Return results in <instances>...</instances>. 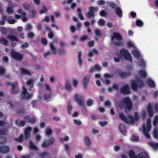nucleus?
Returning a JSON list of instances; mask_svg holds the SVG:
<instances>
[{
	"instance_id": "nucleus-1",
	"label": "nucleus",
	"mask_w": 158,
	"mask_h": 158,
	"mask_svg": "<svg viewBox=\"0 0 158 158\" xmlns=\"http://www.w3.org/2000/svg\"><path fill=\"white\" fill-rule=\"evenodd\" d=\"M123 57L124 59L129 62H131L132 58L129 52L124 49H121L120 51V54H116L114 58L115 62H118L120 60V56Z\"/></svg>"
},
{
	"instance_id": "nucleus-2",
	"label": "nucleus",
	"mask_w": 158,
	"mask_h": 158,
	"mask_svg": "<svg viewBox=\"0 0 158 158\" xmlns=\"http://www.w3.org/2000/svg\"><path fill=\"white\" fill-rule=\"evenodd\" d=\"M119 116L120 118L122 120L124 121L126 123L128 124H132L134 123L135 121H137L139 118L137 113L135 112L134 114V118L131 115H129L127 118L122 113H119Z\"/></svg>"
},
{
	"instance_id": "nucleus-3",
	"label": "nucleus",
	"mask_w": 158,
	"mask_h": 158,
	"mask_svg": "<svg viewBox=\"0 0 158 158\" xmlns=\"http://www.w3.org/2000/svg\"><path fill=\"white\" fill-rule=\"evenodd\" d=\"M132 104L131 101L128 97H126L123 100L120 104V107L124 108L126 110H129L132 108Z\"/></svg>"
},
{
	"instance_id": "nucleus-4",
	"label": "nucleus",
	"mask_w": 158,
	"mask_h": 158,
	"mask_svg": "<svg viewBox=\"0 0 158 158\" xmlns=\"http://www.w3.org/2000/svg\"><path fill=\"white\" fill-rule=\"evenodd\" d=\"M123 39L121 35L118 33H114L111 37V42L114 45L116 46L121 45L122 44L121 41Z\"/></svg>"
},
{
	"instance_id": "nucleus-5",
	"label": "nucleus",
	"mask_w": 158,
	"mask_h": 158,
	"mask_svg": "<svg viewBox=\"0 0 158 158\" xmlns=\"http://www.w3.org/2000/svg\"><path fill=\"white\" fill-rule=\"evenodd\" d=\"M98 7H91L89 8V11L87 13V16L90 19V21L92 23H94L95 22L94 12L98 10Z\"/></svg>"
},
{
	"instance_id": "nucleus-6",
	"label": "nucleus",
	"mask_w": 158,
	"mask_h": 158,
	"mask_svg": "<svg viewBox=\"0 0 158 158\" xmlns=\"http://www.w3.org/2000/svg\"><path fill=\"white\" fill-rule=\"evenodd\" d=\"M130 158H148V155L146 152H143L139 154L138 157L135 155L134 152L131 150L129 152Z\"/></svg>"
},
{
	"instance_id": "nucleus-7",
	"label": "nucleus",
	"mask_w": 158,
	"mask_h": 158,
	"mask_svg": "<svg viewBox=\"0 0 158 158\" xmlns=\"http://www.w3.org/2000/svg\"><path fill=\"white\" fill-rule=\"evenodd\" d=\"M131 88L132 89L136 91L138 87L141 88L143 86V82L140 80H137L136 81H133L131 82Z\"/></svg>"
},
{
	"instance_id": "nucleus-8",
	"label": "nucleus",
	"mask_w": 158,
	"mask_h": 158,
	"mask_svg": "<svg viewBox=\"0 0 158 158\" xmlns=\"http://www.w3.org/2000/svg\"><path fill=\"white\" fill-rule=\"evenodd\" d=\"M10 55L11 57L15 59L21 60L23 59V55L16 52L14 50H12Z\"/></svg>"
},
{
	"instance_id": "nucleus-9",
	"label": "nucleus",
	"mask_w": 158,
	"mask_h": 158,
	"mask_svg": "<svg viewBox=\"0 0 158 158\" xmlns=\"http://www.w3.org/2000/svg\"><path fill=\"white\" fill-rule=\"evenodd\" d=\"M142 130L144 136L147 138H148V119L143 124Z\"/></svg>"
},
{
	"instance_id": "nucleus-10",
	"label": "nucleus",
	"mask_w": 158,
	"mask_h": 158,
	"mask_svg": "<svg viewBox=\"0 0 158 158\" xmlns=\"http://www.w3.org/2000/svg\"><path fill=\"white\" fill-rule=\"evenodd\" d=\"M90 76L88 75L84 76L83 80L82 81L83 83V87L84 89H86L89 82V80Z\"/></svg>"
},
{
	"instance_id": "nucleus-11",
	"label": "nucleus",
	"mask_w": 158,
	"mask_h": 158,
	"mask_svg": "<svg viewBox=\"0 0 158 158\" xmlns=\"http://www.w3.org/2000/svg\"><path fill=\"white\" fill-rule=\"evenodd\" d=\"M22 97L25 99H28L32 96V94H29L27 92V89L24 87L23 88L22 94Z\"/></svg>"
},
{
	"instance_id": "nucleus-12",
	"label": "nucleus",
	"mask_w": 158,
	"mask_h": 158,
	"mask_svg": "<svg viewBox=\"0 0 158 158\" xmlns=\"http://www.w3.org/2000/svg\"><path fill=\"white\" fill-rule=\"evenodd\" d=\"M128 70H129V72L128 73L124 72H119V75L120 77L122 78H126L129 76L131 73L130 72L131 71L133 68L132 66H128Z\"/></svg>"
},
{
	"instance_id": "nucleus-13",
	"label": "nucleus",
	"mask_w": 158,
	"mask_h": 158,
	"mask_svg": "<svg viewBox=\"0 0 158 158\" xmlns=\"http://www.w3.org/2000/svg\"><path fill=\"white\" fill-rule=\"evenodd\" d=\"M75 100L77 102L78 104L80 105L81 106H83L84 104V101L82 98H79L77 94H76L74 95Z\"/></svg>"
},
{
	"instance_id": "nucleus-14",
	"label": "nucleus",
	"mask_w": 158,
	"mask_h": 158,
	"mask_svg": "<svg viewBox=\"0 0 158 158\" xmlns=\"http://www.w3.org/2000/svg\"><path fill=\"white\" fill-rule=\"evenodd\" d=\"M31 130V128L30 127H28L25 129L24 134L25 139H28L30 138L31 135L30 132Z\"/></svg>"
},
{
	"instance_id": "nucleus-15",
	"label": "nucleus",
	"mask_w": 158,
	"mask_h": 158,
	"mask_svg": "<svg viewBox=\"0 0 158 158\" xmlns=\"http://www.w3.org/2000/svg\"><path fill=\"white\" fill-rule=\"evenodd\" d=\"M17 6V5L15 4H9L6 9V11L9 14H13L14 12L13 8L14 7H16Z\"/></svg>"
},
{
	"instance_id": "nucleus-16",
	"label": "nucleus",
	"mask_w": 158,
	"mask_h": 158,
	"mask_svg": "<svg viewBox=\"0 0 158 158\" xmlns=\"http://www.w3.org/2000/svg\"><path fill=\"white\" fill-rule=\"evenodd\" d=\"M122 93L125 94H127L130 92V89L129 86L125 84L120 89Z\"/></svg>"
},
{
	"instance_id": "nucleus-17",
	"label": "nucleus",
	"mask_w": 158,
	"mask_h": 158,
	"mask_svg": "<svg viewBox=\"0 0 158 158\" xmlns=\"http://www.w3.org/2000/svg\"><path fill=\"white\" fill-rule=\"evenodd\" d=\"M150 93V96L153 98L156 99L158 97V90L156 89H152Z\"/></svg>"
},
{
	"instance_id": "nucleus-18",
	"label": "nucleus",
	"mask_w": 158,
	"mask_h": 158,
	"mask_svg": "<svg viewBox=\"0 0 158 158\" xmlns=\"http://www.w3.org/2000/svg\"><path fill=\"white\" fill-rule=\"evenodd\" d=\"M118 129L119 131L122 134L124 135H126L127 132L124 124H120L119 126Z\"/></svg>"
},
{
	"instance_id": "nucleus-19",
	"label": "nucleus",
	"mask_w": 158,
	"mask_h": 158,
	"mask_svg": "<svg viewBox=\"0 0 158 158\" xmlns=\"http://www.w3.org/2000/svg\"><path fill=\"white\" fill-rule=\"evenodd\" d=\"M83 141L84 144L86 146H89L92 143L90 139L88 136H85L84 137Z\"/></svg>"
},
{
	"instance_id": "nucleus-20",
	"label": "nucleus",
	"mask_w": 158,
	"mask_h": 158,
	"mask_svg": "<svg viewBox=\"0 0 158 158\" xmlns=\"http://www.w3.org/2000/svg\"><path fill=\"white\" fill-rule=\"evenodd\" d=\"M131 51L134 57L137 58H139V57L140 53L136 48L133 49H131Z\"/></svg>"
},
{
	"instance_id": "nucleus-21",
	"label": "nucleus",
	"mask_w": 158,
	"mask_h": 158,
	"mask_svg": "<svg viewBox=\"0 0 158 158\" xmlns=\"http://www.w3.org/2000/svg\"><path fill=\"white\" fill-rule=\"evenodd\" d=\"M26 122H27L33 123L35 122V118L32 116H27L25 117Z\"/></svg>"
},
{
	"instance_id": "nucleus-22",
	"label": "nucleus",
	"mask_w": 158,
	"mask_h": 158,
	"mask_svg": "<svg viewBox=\"0 0 158 158\" xmlns=\"http://www.w3.org/2000/svg\"><path fill=\"white\" fill-rule=\"evenodd\" d=\"M149 144L154 151H156L158 150V143L152 142L149 143Z\"/></svg>"
},
{
	"instance_id": "nucleus-23",
	"label": "nucleus",
	"mask_w": 158,
	"mask_h": 158,
	"mask_svg": "<svg viewBox=\"0 0 158 158\" xmlns=\"http://www.w3.org/2000/svg\"><path fill=\"white\" fill-rule=\"evenodd\" d=\"M156 86V84L154 81L151 78H149V88L154 89Z\"/></svg>"
},
{
	"instance_id": "nucleus-24",
	"label": "nucleus",
	"mask_w": 158,
	"mask_h": 158,
	"mask_svg": "<svg viewBox=\"0 0 158 158\" xmlns=\"http://www.w3.org/2000/svg\"><path fill=\"white\" fill-rule=\"evenodd\" d=\"M6 131H2L0 130V143H3L6 141V139L3 137H1L2 135L5 134Z\"/></svg>"
},
{
	"instance_id": "nucleus-25",
	"label": "nucleus",
	"mask_w": 158,
	"mask_h": 158,
	"mask_svg": "<svg viewBox=\"0 0 158 158\" xmlns=\"http://www.w3.org/2000/svg\"><path fill=\"white\" fill-rule=\"evenodd\" d=\"M9 151V148L7 146L0 147V152L4 153L8 152Z\"/></svg>"
},
{
	"instance_id": "nucleus-26",
	"label": "nucleus",
	"mask_w": 158,
	"mask_h": 158,
	"mask_svg": "<svg viewBox=\"0 0 158 158\" xmlns=\"http://www.w3.org/2000/svg\"><path fill=\"white\" fill-rule=\"evenodd\" d=\"M65 88L69 92H70L72 90V89L70 82L69 81L66 82Z\"/></svg>"
},
{
	"instance_id": "nucleus-27",
	"label": "nucleus",
	"mask_w": 158,
	"mask_h": 158,
	"mask_svg": "<svg viewBox=\"0 0 158 158\" xmlns=\"http://www.w3.org/2000/svg\"><path fill=\"white\" fill-rule=\"evenodd\" d=\"M154 115L153 110L150 103H149V117L152 118Z\"/></svg>"
},
{
	"instance_id": "nucleus-28",
	"label": "nucleus",
	"mask_w": 158,
	"mask_h": 158,
	"mask_svg": "<svg viewBox=\"0 0 158 158\" xmlns=\"http://www.w3.org/2000/svg\"><path fill=\"white\" fill-rule=\"evenodd\" d=\"M29 148L30 149L32 150H38V149L35 145L33 142L31 141H30L29 142Z\"/></svg>"
},
{
	"instance_id": "nucleus-29",
	"label": "nucleus",
	"mask_w": 158,
	"mask_h": 158,
	"mask_svg": "<svg viewBox=\"0 0 158 158\" xmlns=\"http://www.w3.org/2000/svg\"><path fill=\"white\" fill-rule=\"evenodd\" d=\"M25 121L23 120L20 121L19 120H17L15 121V123L17 125L21 127L25 125Z\"/></svg>"
},
{
	"instance_id": "nucleus-30",
	"label": "nucleus",
	"mask_w": 158,
	"mask_h": 158,
	"mask_svg": "<svg viewBox=\"0 0 158 158\" xmlns=\"http://www.w3.org/2000/svg\"><path fill=\"white\" fill-rule=\"evenodd\" d=\"M50 49L52 52L53 55L57 54V51L56 48L54 46L53 44L52 43H50Z\"/></svg>"
},
{
	"instance_id": "nucleus-31",
	"label": "nucleus",
	"mask_w": 158,
	"mask_h": 158,
	"mask_svg": "<svg viewBox=\"0 0 158 158\" xmlns=\"http://www.w3.org/2000/svg\"><path fill=\"white\" fill-rule=\"evenodd\" d=\"M127 46L128 47L131 48V49H133L136 48L133 43L130 41H127Z\"/></svg>"
},
{
	"instance_id": "nucleus-32",
	"label": "nucleus",
	"mask_w": 158,
	"mask_h": 158,
	"mask_svg": "<svg viewBox=\"0 0 158 158\" xmlns=\"http://www.w3.org/2000/svg\"><path fill=\"white\" fill-rule=\"evenodd\" d=\"M18 85V83L17 82L15 83V84H12L9 87V90L12 93H14L15 87Z\"/></svg>"
},
{
	"instance_id": "nucleus-33",
	"label": "nucleus",
	"mask_w": 158,
	"mask_h": 158,
	"mask_svg": "<svg viewBox=\"0 0 158 158\" xmlns=\"http://www.w3.org/2000/svg\"><path fill=\"white\" fill-rule=\"evenodd\" d=\"M20 71L22 74L31 75V73L30 71L26 69H21Z\"/></svg>"
},
{
	"instance_id": "nucleus-34",
	"label": "nucleus",
	"mask_w": 158,
	"mask_h": 158,
	"mask_svg": "<svg viewBox=\"0 0 158 158\" xmlns=\"http://www.w3.org/2000/svg\"><path fill=\"white\" fill-rule=\"evenodd\" d=\"M7 38L11 40V41L18 42V40L17 38L13 35H10L8 36L7 37Z\"/></svg>"
},
{
	"instance_id": "nucleus-35",
	"label": "nucleus",
	"mask_w": 158,
	"mask_h": 158,
	"mask_svg": "<svg viewBox=\"0 0 158 158\" xmlns=\"http://www.w3.org/2000/svg\"><path fill=\"white\" fill-rule=\"evenodd\" d=\"M158 123V115H156L154 116L152 122L153 125L156 126Z\"/></svg>"
},
{
	"instance_id": "nucleus-36",
	"label": "nucleus",
	"mask_w": 158,
	"mask_h": 158,
	"mask_svg": "<svg viewBox=\"0 0 158 158\" xmlns=\"http://www.w3.org/2000/svg\"><path fill=\"white\" fill-rule=\"evenodd\" d=\"M153 137L155 139H156L158 138V133L157 129L156 127H155L153 131Z\"/></svg>"
},
{
	"instance_id": "nucleus-37",
	"label": "nucleus",
	"mask_w": 158,
	"mask_h": 158,
	"mask_svg": "<svg viewBox=\"0 0 158 158\" xmlns=\"http://www.w3.org/2000/svg\"><path fill=\"white\" fill-rule=\"evenodd\" d=\"M148 112V107H147L146 109L145 110H143L141 112V116L142 118L144 119L145 118L146 113Z\"/></svg>"
},
{
	"instance_id": "nucleus-38",
	"label": "nucleus",
	"mask_w": 158,
	"mask_h": 158,
	"mask_svg": "<svg viewBox=\"0 0 158 158\" xmlns=\"http://www.w3.org/2000/svg\"><path fill=\"white\" fill-rule=\"evenodd\" d=\"M52 133V130L51 127H47L46 131V135L48 136H49Z\"/></svg>"
},
{
	"instance_id": "nucleus-39",
	"label": "nucleus",
	"mask_w": 158,
	"mask_h": 158,
	"mask_svg": "<svg viewBox=\"0 0 158 158\" xmlns=\"http://www.w3.org/2000/svg\"><path fill=\"white\" fill-rule=\"evenodd\" d=\"M101 69V67L98 64H96L93 68H92L90 70V72H92L94 71L95 69L97 70H99Z\"/></svg>"
},
{
	"instance_id": "nucleus-40",
	"label": "nucleus",
	"mask_w": 158,
	"mask_h": 158,
	"mask_svg": "<svg viewBox=\"0 0 158 158\" xmlns=\"http://www.w3.org/2000/svg\"><path fill=\"white\" fill-rule=\"evenodd\" d=\"M116 14L120 17L122 16V13L121 10L119 8H117L116 9Z\"/></svg>"
},
{
	"instance_id": "nucleus-41",
	"label": "nucleus",
	"mask_w": 158,
	"mask_h": 158,
	"mask_svg": "<svg viewBox=\"0 0 158 158\" xmlns=\"http://www.w3.org/2000/svg\"><path fill=\"white\" fill-rule=\"evenodd\" d=\"M2 20L0 21V25H3L5 23V21L7 19V17L3 16L2 18Z\"/></svg>"
},
{
	"instance_id": "nucleus-42",
	"label": "nucleus",
	"mask_w": 158,
	"mask_h": 158,
	"mask_svg": "<svg viewBox=\"0 0 158 158\" xmlns=\"http://www.w3.org/2000/svg\"><path fill=\"white\" fill-rule=\"evenodd\" d=\"M0 43L4 45H6L8 44V42L6 40L3 38H1L0 40Z\"/></svg>"
},
{
	"instance_id": "nucleus-43",
	"label": "nucleus",
	"mask_w": 158,
	"mask_h": 158,
	"mask_svg": "<svg viewBox=\"0 0 158 158\" xmlns=\"http://www.w3.org/2000/svg\"><path fill=\"white\" fill-rule=\"evenodd\" d=\"M50 144L47 140L45 141L41 144V147L43 148H46L48 147Z\"/></svg>"
},
{
	"instance_id": "nucleus-44",
	"label": "nucleus",
	"mask_w": 158,
	"mask_h": 158,
	"mask_svg": "<svg viewBox=\"0 0 158 158\" xmlns=\"http://www.w3.org/2000/svg\"><path fill=\"white\" fill-rule=\"evenodd\" d=\"M74 123L76 125L80 126L82 124V122L81 121L77 119H75L74 120Z\"/></svg>"
},
{
	"instance_id": "nucleus-45",
	"label": "nucleus",
	"mask_w": 158,
	"mask_h": 158,
	"mask_svg": "<svg viewBox=\"0 0 158 158\" xmlns=\"http://www.w3.org/2000/svg\"><path fill=\"white\" fill-rule=\"evenodd\" d=\"M23 134H22L20 135L19 138L15 139L19 142H23Z\"/></svg>"
},
{
	"instance_id": "nucleus-46",
	"label": "nucleus",
	"mask_w": 158,
	"mask_h": 158,
	"mask_svg": "<svg viewBox=\"0 0 158 158\" xmlns=\"http://www.w3.org/2000/svg\"><path fill=\"white\" fill-rule=\"evenodd\" d=\"M105 21L102 19H100L98 23V25L101 26H103L105 25Z\"/></svg>"
},
{
	"instance_id": "nucleus-47",
	"label": "nucleus",
	"mask_w": 158,
	"mask_h": 158,
	"mask_svg": "<svg viewBox=\"0 0 158 158\" xmlns=\"http://www.w3.org/2000/svg\"><path fill=\"white\" fill-rule=\"evenodd\" d=\"M34 82V81L33 79H30L27 82V85L28 86H29L30 88H32L33 86V83Z\"/></svg>"
},
{
	"instance_id": "nucleus-48",
	"label": "nucleus",
	"mask_w": 158,
	"mask_h": 158,
	"mask_svg": "<svg viewBox=\"0 0 158 158\" xmlns=\"http://www.w3.org/2000/svg\"><path fill=\"white\" fill-rule=\"evenodd\" d=\"M139 74L141 77H144L146 76V73L144 70L140 71L139 72Z\"/></svg>"
},
{
	"instance_id": "nucleus-49",
	"label": "nucleus",
	"mask_w": 158,
	"mask_h": 158,
	"mask_svg": "<svg viewBox=\"0 0 158 158\" xmlns=\"http://www.w3.org/2000/svg\"><path fill=\"white\" fill-rule=\"evenodd\" d=\"M72 109V106L70 104H68L67 107V111L69 114H71V111Z\"/></svg>"
},
{
	"instance_id": "nucleus-50",
	"label": "nucleus",
	"mask_w": 158,
	"mask_h": 158,
	"mask_svg": "<svg viewBox=\"0 0 158 158\" xmlns=\"http://www.w3.org/2000/svg\"><path fill=\"white\" fill-rule=\"evenodd\" d=\"M22 15L23 16L22 17V19L24 21H27L28 19L27 18L26 16V13L24 12H23L22 13Z\"/></svg>"
},
{
	"instance_id": "nucleus-51",
	"label": "nucleus",
	"mask_w": 158,
	"mask_h": 158,
	"mask_svg": "<svg viewBox=\"0 0 158 158\" xmlns=\"http://www.w3.org/2000/svg\"><path fill=\"white\" fill-rule=\"evenodd\" d=\"M136 25L138 27H141L143 25V22L139 20H137L136 22Z\"/></svg>"
},
{
	"instance_id": "nucleus-52",
	"label": "nucleus",
	"mask_w": 158,
	"mask_h": 158,
	"mask_svg": "<svg viewBox=\"0 0 158 158\" xmlns=\"http://www.w3.org/2000/svg\"><path fill=\"white\" fill-rule=\"evenodd\" d=\"M47 10L45 6H43L42 9L40 10L39 12L41 14H42L44 13H46L47 12Z\"/></svg>"
},
{
	"instance_id": "nucleus-53",
	"label": "nucleus",
	"mask_w": 158,
	"mask_h": 158,
	"mask_svg": "<svg viewBox=\"0 0 158 158\" xmlns=\"http://www.w3.org/2000/svg\"><path fill=\"white\" fill-rule=\"evenodd\" d=\"M79 82L76 79L73 80V85L75 88H77V87Z\"/></svg>"
},
{
	"instance_id": "nucleus-54",
	"label": "nucleus",
	"mask_w": 158,
	"mask_h": 158,
	"mask_svg": "<svg viewBox=\"0 0 158 158\" xmlns=\"http://www.w3.org/2000/svg\"><path fill=\"white\" fill-rule=\"evenodd\" d=\"M69 136H65L63 139H62L61 138H60V140L61 141V142L63 143L64 141H67L69 140Z\"/></svg>"
},
{
	"instance_id": "nucleus-55",
	"label": "nucleus",
	"mask_w": 158,
	"mask_h": 158,
	"mask_svg": "<svg viewBox=\"0 0 158 158\" xmlns=\"http://www.w3.org/2000/svg\"><path fill=\"white\" fill-rule=\"evenodd\" d=\"M92 133L94 135H96L99 133V131L97 128H93L91 130Z\"/></svg>"
},
{
	"instance_id": "nucleus-56",
	"label": "nucleus",
	"mask_w": 158,
	"mask_h": 158,
	"mask_svg": "<svg viewBox=\"0 0 158 158\" xmlns=\"http://www.w3.org/2000/svg\"><path fill=\"white\" fill-rule=\"evenodd\" d=\"M93 102V100L91 99H89L87 100V106H90L92 105Z\"/></svg>"
},
{
	"instance_id": "nucleus-57",
	"label": "nucleus",
	"mask_w": 158,
	"mask_h": 158,
	"mask_svg": "<svg viewBox=\"0 0 158 158\" xmlns=\"http://www.w3.org/2000/svg\"><path fill=\"white\" fill-rule=\"evenodd\" d=\"M5 73V69L3 68L0 67V76H2Z\"/></svg>"
},
{
	"instance_id": "nucleus-58",
	"label": "nucleus",
	"mask_w": 158,
	"mask_h": 158,
	"mask_svg": "<svg viewBox=\"0 0 158 158\" xmlns=\"http://www.w3.org/2000/svg\"><path fill=\"white\" fill-rule=\"evenodd\" d=\"M8 23L10 24H14L16 22L15 20L13 19H10V18H8Z\"/></svg>"
},
{
	"instance_id": "nucleus-59",
	"label": "nucleus",
	"mask_w": 158,
	"mask_h": 158,
	"mask_svg": "<svg viewBox=\"0 0 158 158\" xmlns=\"http://www.w3.org/2000/svg\"><path fill=\"white\" fill-rule=\"evenodd\" d=\"M23 7L26 9H28L30 8V5L26 3H23L22 4Z\"/></svg>"
},
{
	"instance_id": "nucleus-60",
	"label": "nucleus",
	"mask_w": 158,
	"mask_h": 158,
	"mask_svg": "<svg viewBox=\"0 0 158 158\" xmlns=\"http://www.w3.org/2000/svg\"><path fill=\"white\" fill-rule=\"evenodd\" d=\"M131 140L133 141H137L139 140V138L134 135H132L131 137Z\"/></svg>"
},
{
	"instance_id": "nucleus-61",
	"label": "nucleus",
	"mask_w": 158,
	"mask_h": 158,
	"mask_svg": "<svg viewBox=\"0 0 158 158\" xmlns=\"http://www.w3.org/2000/svg\"><path fill=\"white\" fill-rule=\"evenodd\" d=\"M107 124V122L105 121H101L99 123V124L101 126H104L106 125Z\"/></svg>"
},
{
	"instance_id": "nucleus-62",
	"label": "nucleus",
	"mask_w": 158,
	"mask_h": 158,
	"mask_svg": "<svg viewBox=\"0 0 158 158\" xmlns=\"http://www.w3.org/2000/svg\"><path fill=\"white\" fill-rule=\"evenodd\" d=\"M50 80L51 82H54L56 80V78L54 76L52 75L50 77Z\"/></svg>"
},
{
	"instance_id": "nucleus-63",
	"label": "nucleus",
	"mask_w": 158,
	"mask_h": 158,
	"mask_svg": "<svg viewBox=\"0 0 158 158\" xmlns=\"http://www.w3.org/2000/svg\"><path fill=\"white\" fill-rule=\"evenodd\" d=\"M45 89L46 90L51 92V88L50 86L48 84H46L45 85Z\"/></svg>"
},
{
	"instance_id": "nucleus-64",
	"label": "nucleus",
	"mask_w": 158,
	"mask_h": 158,
	"mask_svg": "<svg viewBox=\"0 0 158 158\" xmlns=\"http://www.w3.org/2000/svg\"><path fill=\"white\" fill-rule=\"evenodd\" d=\"M28 44L27 43H25L23 44L21 46L22 48H25L28 47Z\"/></svg>"
}]
</instances>
